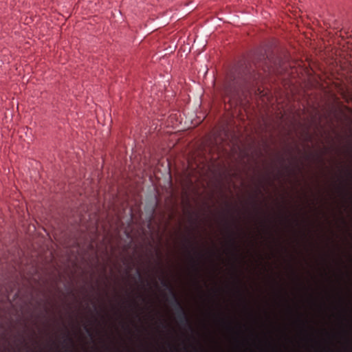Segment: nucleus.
Wrapping results in <instances>:
<instances>
[{
  "label": "nucleus",
  "mask_w": 352,
  "mask_h": 352,
  "mask_svg": "<svg viewBox=\"0 0 352 352\" xmlns=\"http://www.w3.org/2000/svg\"><path fill=\"white\" fill-rule=\"evenodd\" d=\"M161 283L162 286L166 287L171 294V304L175 308L177 311V317L179 323L181 324L187 326L190 330H192V327L188 314L183 307L181 301L178 298L177 294H175L173 287L170 284V283L164 278H162Z\"/></svg>",
  "instance_id": "nucleus-2"
},
{
  "label": "nucleus",
  "mask_w": 352,
  "mask_h": 352,
  "mask_svg": "<svg viewBox=\"0 0 352 352\" xmlns=\"http://www.w3.org/2000/svg\"><path fill=\"white\" fill-rule=\"evenodd\" d=\"M233 234H234L233 232H232V236L230 237V243H231L232 246L234 249H236V243L235 239L233 236Z\"/></svg>",
  "instance_id": "nucleus-4"
},
{
  "label": "nucleus",
  "mask_w": 352,
  "mask_h": 352,
  "mask_svg": "<svg viewBox=\"0 0 352 352\" xmlns=\"http://www.w3.org/2000/svg\"><path fill=\"white\" fill-rule=\"evenodd\" d=\"M261 67V63L244 62L235 69L230 80L225 85L223 94L229 100H237L241 93L246 90L249 85L256 80L260 74L256 72V69Z\"/></svg>",
  "instance_id": "nucleus-1"
},
{
  "label": "nucleus",
  "mask_w": 352,
  "mask_h": 352,
  "mask_svg": "<svg viewBox=\"0 0 352 352\" xmlns=\"http://www.w3.org/2000/svg\"><path fill=\"white\" fill-rule=\"evenodd\" d=\"M192 262H193V267H194L195 271L197 273L199 272V266L198 261L194 258H192Z\"/></svg>",
  "instance_id": "nucleus-3"
},
{
  "label": "nucleus",
  "mask_w": 352,
  "mask_h": 352,
  "mask_svg": "<svg viewBox=\"0 0 352 352\" xmlns=\"http://www.w3.org/2000/svg\"><path fill=\"white\" fill-rule=\"evenodd\" d=\"M138 276L140 279H142V275L139 271L137 272Z\"/></svg>",
  "instance_id": "nucleus-5"
},
{
  "label": "nucleus",
  "mask_w": 352,
  "mask_h": 352,
  "mask_svg": "<svg viewBox=\"0 0 352 352\" xmlns=\"http://www.w3.org/2000/svg\"><path fill=\"white\" fill-rule=\"evenodd\" d=\"M86 331H87V333H88L90 336H91V333L90 330H89L88 328H87V327H86Z\"/></svg>",
  "instance_id": "nucleus-6"
},
{
  "label": "nucleus",
  "mask_w": 352,
  "mask_h": 352,
  "mask_svg": "<svg viewBox=\"0 0 352 352\" xmlns=\"http://www.w3.org/2000/svg\"><path fill=\"white\" fill-rule=\"evenodd\" d=\"M67 338H68V340L70 341V342H72V339L71 338H69L68 336H67Z\"/></svg>",
  "instance_id": "nucleus-7"
}]
</instances>
